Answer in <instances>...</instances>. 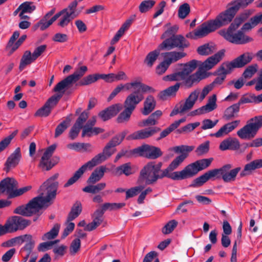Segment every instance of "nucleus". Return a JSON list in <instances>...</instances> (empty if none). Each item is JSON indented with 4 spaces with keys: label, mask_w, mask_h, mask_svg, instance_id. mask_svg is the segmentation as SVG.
<instances>
[{
    "label": "nucleus",
    "mask_w": 262,
    "mask_h": 262,
    "mask_svg": "<svg viewBox=\"0 0 262 262\" xmlns=\"http://www.w3.org/2000/svg\"><path fill=\"white\" fill-rule=\"evenodd\" d=\"M225 50H222L213 56L209 57L204 61L200 68V70L189 76H183L181 82H178L180 86L184 89H190L194 85L197 84L200 81L207 77L205 75V72L212 69L216 65L224 55Z\"/></svg>",
    "instance_id": "nucleus-5"
},
{
    "label": "nucleus",
    "mask_w": 262,
    "mask_h": 262,
    "mask_svg": "<svg viewBox=\"0 0 262 262\" xmlns=\"http://www.w3.org/2000/svg\"><path fill=\"white\" fill-rule=\"evenodd\" d=\"M115 151L116 149L106 144L103 148L102 152L96 155L91 160L85 163L77 171H76L73 176L68 180L67 183L64 184V187H68L74 184L80 178H81L84 172L88 169L90 170L92 169L94 166L105 161L106 160L110 158Z\"/></svg>",
    "instance_id": "nucleus-7"
},
{
    "label": "nucleus",
    "mask_w": 262,
    "mask_h": 262,
    "mask_svg": "<svg viewBox=\"0 0 262 262\" xmlns=\"http://www.w3.org/2000/svg\"><path fill=\"white\" fill-rule=\"evenodd\" d=\"M257 64L248 66L243 72L242 77L246 81V79L251 78L257 72Z\"/></svg>",
    "instance_id": "nucleus-49"
},
{
    "label": "nucleus",
    "mask_w": 262,
    "mask_h": 262,
    "mask_svg": "<svg viewBox=\"0 0 262 262\" xmlns=\"http://www.w3.org/2000/svg\"><path fill=\"white\" fill-rule=\"evenodd\" d=\"M138 186L132 187L126 191V199L134 197L139 193L145 188L144 184H139Z\"/></svg>",
    "instance_id": "nucleus-48"
},
{
    "label": "nucleus",
    "mask_w": 262,
    "mask_h": 262,
    "mask_svg": "<svg viewBox=\"0 0 262 262\" xmlns=\"http://www.w3.org/2000/svg\"><path fill=\"white\" fill-rule=\"evenodd\" d=\"M252 13V9H245L234 18L227 31L221 32V35L229 42L235 45H244L252 42L253 39L242 32V31L236 32L235 31L248 19Z\"/></svg>",
    "instance_id": "nucleus-4"
},
{
    "label": "nucleus",
    "mask_w": 262,
    "mask_h": 262,
    "mask_svg": "<svg viewBox=\"0 0 262 262\" xmlns=\"http://www.w3.org/2000/svg\"><path fill=\"white\" fill-rule=\"evenodd\" d=\"M101 79V74H90L84 77L79 81L77 84V86H85L91 84L98 80Z\"/></svg>",
    "instance_id": "nucleus-32"
},
{
    "label": "nucleus",
    "mask_w": 262,
    "mask_h": 262,
    "mask_svg": "<svg viewBox=\"0 0 262 262\" xmlns=\"http://www.w3.org/2000/svg\"><path fill=\"white\" fill-rule=\"evenodd\" d=\"M122 108V104L118 103L100 111L98 114V116L102 120L106 121L117 115Z\"/></svg>",
    "instance_id": "nucleus-19"
},
{
    "label": "nucleus",
    "mask_w": 262,
    "mask_h": 262,
    "mask_svg": "<svg viewBox=\"0 0 262 262\" xmlns=\"http://www.w3.org/2000/svg\"><path fill=\"white\" fill-rule=\"evenodd\" d=\"M200 91L196 89L190 93L188 97L186 99L185 102L182 104L183 106V110H186L187 111L191 110L194 106L197 100Z\"/></svg>",
    "instance_id": "nucleus-25"
},
{
    "label": "nucleus",
    "mask_w": 262,
    "mask_h": 262,
    "mask_svg": "<svg viewBox=\"0 0 262 262\" xmlns=\"http://www.w3.org/2000/svg\"><path fill=\"white\" fill-rule=\"evenodd\" d=\"M162 50H164L160 48L159 45L157 49L153 51L150 52L146 55L144 59V63L146 64L148 67H151L160 55V51Z\"/></svg>",
    "instance_id": "nucleus-31"
},
{
    "label": "nucleus",
    "mask_w": 262,
    "mask_h": 262,
    "mask_svg": "<svg viewBox=\"0 0 262 262\" xmlns=\"http://www.w3.org/2000/svg\"><path fill=\"white\" fill-rule=\"evenodd\" d=\"M104 132V129L100 127H93L91 126H84L83 127L81 137H91L93 135H97Z\"/></svg>",
    "instance_id": "nucleus-36"
},
{
    "label": "nucleus",
    "mask_w": 262,
    "mask_h": 262,
    "mask_svg": "<svg viewBox=\"0 0 262 262\" xmlns=\"http://www.w3.org/2000/svg\"><path fill=\"white\" fill-rule=\"evenodd\" d=\"M9 222L10 225H12L11 227L13 232L18 230H24L31 224V221L30 220L25 219L19 216H13Z\"/></svg>",
    "instance_id": "nucleus-21"
},
{
    "label": "nucleus",
    "mask_w": 262,
    "mask_h": 262,
    "mask_svg": "<svg viewBox=\"0 0 262 262\" xmlns=\"http://www.w3.org/2000/svg\"><path fill=\"white\" fill-rule=\"evenodd\" d=\"M59 173H56L47 180L40 187L39 195L33 198L26 205L17 207L14 213L24 216H31L43 207H48L56 198L59 183L56 181Z\"/></svg>",
    "instance_id": "nucleus-2"
},
{
    "label": "nucleus",
    "mask_w": 262,
    "mask_h": 262,
    "mask_svg": "<svg viewBox=\"0 0 262 262\" xmlns=\"http://www.w3.org/2000/svg\"><path fill=\"white\" fill-rule=\"evenodd\" d=\"M25 242L26 244L21 250L31 253L35 244V241L33 239L32 235L28 234Z\"/></svg>",
    "instance_id": "nucleus-53"
},
{
    "label": "nucleus",
    "mask_w": 262,
    "mask_h": 262,
    "mask_svg": "<svg viewBox=\"0 0 262 262\" xmlns=\"http://www.w3.org/2000/svg\"><path fill=\"white\" fill-rule=\"evenodd\" d=\"M197 63L198 61L193 59L185 64L183 69L180 71L182 76L190 75L191 72L196 69Z\"/></svg>",
    "instance_id": "nucleus-35"
},
{
    "label": "nucleus",
    "mask_w": 262,
    "mask_h": 262,
    "mask_svg": "<svg viewBox=\"0 0 262 262\" xmlns=\"http://www.w3.org/2000/svg\"><path fill=\"white\" fill-rule=\"evenodd\" d=\"M123 157L127 158L139 157V147L135 148L133 150L122 149L116 155L114 162H116L119 159Z\"/></svg>",
    "instance_id": "nucleus-33"
},
{
    "label": "nucleus",
    "mask_w": 262,
    "mask_h": 262,
    "mask_svg": "<svg viewBox=\"0 0 262 262\" xmlns=\"http://www.w3.org/2000/svg\"><path fill=\"white\" fill-rule=\"evenodd\" d=\"M231 164H226L223 166L222 179L226 183L234 181L237 173L240 171L241 168L239 167L231 169Z\"/></svg>",
    "instance_id": "nucleus-20"
},
{
    "label": "nucleus",
    "mask_w": 262,
    "mask_h": 262,
    "mask_svg": "<svg viewBox=\"0 0 262 262\" xmlns=\"http://www.w3.org/2000/svg\"><path fill=\"white\" fill-rule=\"evenodd\" d=\"M161 130L157 126H151L134 132L127 138L132 140H143L152 137Z\"/></svg>",
    "instance_id": "nucleus-17"
},
{
    "label": "nucleus",
    "mask_w": 262,
    "mask_h": 262,
    "mask_svg": "<svg viewBox=\"0 0 262 262\" xmlns=\"http://www.w3.org/2000/svg\"><path fill=\"white\" fill-rule=\"evenodd\" d=\"M21 158L20 148L17 147L7 158L4 164V171L8 173L11 169L15 168L19 164Z\"/></svg>",
    "instance_id": "nucleus-18"
},
{
    "label": "nucleus",
    "mask_w": 262,
    "mask_h": 262,
    "mask_svg": "<svg viewBox=\"0 0 262 262\" xmlns=\"http://www.w3.org/2000/svg\"><path fill=\"white\" fill-rule=\"evenodd\" d=\"M189 46V41L183 35L178 34L166 38L160 44V48L167 51L177 49L179 50V51H176V52H181L185 54V57L187 54L184 51L185 49L188 48Z\"/></svg>",
    "instance_id": "nucleus-11"
},
{
    "label": "nucleus",
    "mask_w": 262,
    "mask_h": 262,
    "mask_svg": "<svg viewBox=\"0 0 262 262\" xmlns=\"http://www.w3.org/2000/svg\"><path fill=\"white\" fill-rule=\"evenodd\" d=\"M139 157H143L148 159H156L163 155V152L159 147L144 144L139 146Z\"/></svg>",
    "instance_id": "nucleus-16"
},
{
    "label": "nucleus",
    "mask_w": 262,
    "mask_h": 262,
    "mask_svg": "<svg viewBox=\"0 0 262 262\" xmlns=\"http://www.w3.org/2000/svg\"><path fill=\"white\" fill-rule=\"evenodd\" d=\"M209 180V179L208 177V176L206 172H205L203 175L195 179L193 181L192 184L189 185V186L192 187L201 186Z\"/></svg>",
    "instance_id": "nucleus-56"
},
{
    "label": "nucleus",
    "mask_w": 262,
    "mask_h": 262,
    "mask_svg": "<svg viewBox=\"0 0 262 262\" xmlns=\"http://www.w3.org/2000/svg\"><path fill=\"white\" fill-rule=\"evenodd\" d=\"M158 123L154 119L149 116L146 119L142 120L138 122V126L144 127L145 126H154Z\"/></svg>",
    "instance_id": "nucleus-60"
},
{
    "label": "nucleus",
    "mask_w": 262,
    "mask_h": 262,
    "mask_svg": "<svg viewBox=\"0 0 262 262\" xmlns=\"http://www.w3.org/2000/svg\"><path fill=\"white\" fill-rule=\"evenodd\" d=\"M190 12V6L188 3L181 5L178 10V16L180 18L184 19Z\"/></svg>",
    "instance_id": "nucleus-52"
},
{
    "label": "nucleus",
    "mask_w": 262,
    "mask_h": 262,
    "mask_svg": "<svg viewBox=\"0 0 262 262\" xmlns=\"http://www.w3.org/2000/svg\"><path fill=\"white\" fill-rule=\"evenodd\" d=\"M59 228L60 225L58 224H55L50 231L45 233L42 235L41 239L42 241H46L55 238L58 235Z\"/></svg>",
    "instance_id": "nucleus-42"
},
{
    "label": "nucleus",
    "mask_w": 262,
    "mask_h": 262,
    "mask_svg": "<svg viewBox=\"0 0 262 262\" xmlns=\"http://www.w3.org/2000/svg\"><path fill=\"white\" fill-rule=\"evenodd\" d=\"M234 69L231 62H224L217 69L215 72V74L217 75L225 76L230 74L232 69Z\"/></svg>",
    "instance_id": "nucleus-38"
},
{
    "label": "nucleus",
    "mask_w": 262,
    "mask_h": 262,
    "mask_svg": "<svg viewBox=\"0 0 262 262\" xmlns=\"http://www.w3.org/2000/svg\"><path fill=\"white\" fill-rule=\"evenodd\" d=\"M143 105V108L141 111L142 114L144 116L148 115L155 110L156 101L152 95H149L146 98Z\"/></svg>",
    "instance_id": "nucleus-26"
},
{
    "label": "nucleus",
    "mask_w": 262,
    "mask_h": 262,
    "mask_svg": "<svg viewBox=\"0 0 262 262\" xmlns=\"http://www.w3.org/2000/svg\"><path fill=\"white\" fill-rule=\"evenodd\" d=\"M63 17L61 18L58 24V25L62 28L67 26L70 22L75 17L69 14L68 11L66 12Z\"/></svg>",
    "instance_id": "nucleus-62"
},
{
    "label": "nucleus",
    "mask_w": 262,
    "mask_h": 262,
    "mask_svg": "<svg viewBox=\"0 0 262 262\" xmlns=\"http://www.w3.org/2000/svg\"><path fill=\"white\" fill-rule=\"evenodd\" d=\"M239 111V104L235 103L226 109L223 117L227 120H230L235 117L234 114L237 113Z\"/></svg>",
    "instance_id": "nucleus-37"
},
{
    "label": "nucleus",
    "mask_w": 262,
    "mask_h": 262,
    "mask_svg": "<svg viewBox=\"0 0 262 262\" xmlns=\"http://www.w3.org/2000/svg\"><path fill=\"white\" fill-rule=\"evenodd\" d=\"M20 6L21 8L20 12L26 13H32L36 8L32 2L26 1L21 4Z\"/></svg>",
    "instance_id": "nucleus-54"
},
{
    "label": "nucleus",
    "mask_w": 262,
    "mask_h": 262,
    "mask_svg": "<svg viewBox=\"0 0 262 262\" xmlns=\"http://www.w3.org/2000/svg\"><path fill=\"white\" fill-rule=\"evenodd\" d=\"M239 147V142L236 138H228L223 140L220 145V149L223 151L227 149L235 150Z\"/></svg>",
    "instance_id": "nucleus-23"
},
{
    "label": "nucleus",
    "mask_w": 262,
    "mask_h": 262,
    "mask_svg": "<svg viewBox=\"0 0 262 262\" xmlns=\"http://www.w3.org/2000/svg\"><path fill=\"white\" fill-rule=\"evenodd\" d=\"M254 0H233L231 5L225 11L221 13L215 19L202 23L195 30L186 34V37L196 40L206 36L210 33L229 24L241 9H245L254 2Z\"/></svg>",
    "instance_id": "nucleus-1"
},
{
    "label": "nucleus",
    "mask_w": 262,
    "mask_h": 262,
    "mask_svg": "<svg viewBox=\"0 0 262 262\" xmlns=\"http://www.w3.org/2000/svg\"><path fill=\"white\" fill-rule=\"evenodd\" d=\"M120 85L123 90L130 91L133 89L134 91L128 95L133 94L136 97L137 96L142 98L141 102L144 99L143 93H154L156 92V90L153 88L142 83V78L139 77L136 78L134 81L127 82L125 84L121 83Z\"/></svg>",
    "instance_id": "nucleus-13"
},
{
    "label": "nucleus",
    "mask_w": 262,
    "mask_h": 262,
    "mask_svg": "<svg viewBox=\"0 0 262 262\" xmlns=\"http://www.w3.org/2000/svg\"><path fill=\"white\" fill-rule=\"evenodd\" d=\"M262 127V115L257 116L249 120L247 124L237 132L238 136L242 139H251L255 137Z\"/></svg>",
    "instance_id": "nucleus-10"
},
{
    "label": "nucleus",
    "mask_w": 262,
    "mask_h": 262,
    "mask_svg": "<svg viewBox=\"0 0 262 262\" xmlns=\"http://www.w3.org/2000/svg\"><path fill=\"white\" fill-rule=\"evenodd\" d=\"M81 246L80 239L79 238H76L74 239L70 246V251L72 255L75 254L80 249Z\"/></svg>",
    "instance_id": "nucleus-61"
},
{
    "label": "nucleus",
    "mask_w": 262,
    "mask_h": 262,
    "mask_svg": "<svg viewBox=\"0 0 262 262\" xmlns=\"http://www.w3.org/2000/svg\"><path fill=\"white\" fill-rule=\"evenodd\" d=\"M259 24H262V13L251 17L248 22L245 23L241 30L242 32L248 31L254 28Z\"/></svg>",
    "instance_id": "nucleus-28"
},
{
    "label": "nucleus",
    "mask_w": 262,
    "mask_h": 262,
    "mask_svg": "<svg viewBox=\"0 0 262 262\" xmlns=\"http://www.w3.org/2000/svg\"><path fill=\"white\" fill-rule=\"evenodd\" d=\"M261 167H262V159L254 160L245 166L244 170L240 173V176L243 177L250 174L252 170Z\"/></svg>",
    "instance_id": "nucleus-29"
},
{
    "label": "nucleus",
    "mask_w": 262,
    "mask_h": 262,
    "mask_svg": "<svg viewBox=\"0 0 262 262\" xmlns=\"http://www.w3.org/2000/svg\"><path fill=\"white\" fill-rule=\"evenodd\" d=\"M209 141H207L201 144L196 149L195 152L201 156L207 154L209 150Z\"/></svg>",
    "instance_id": "nucleus-59"
},
{
    "label": "nucleus",
    "mask_w": 262,
    "mask_h": 262,
    "mask_svg": "<svg viewBox=\"0 0 262 262\" xmlns=\"http://www.w3.org/2000/svg\"><path fill=\"white\" fill-rule=\"evenodd\" d=\"M163 163L150 161L148 162L141 169L137 179L138 184H144L145 186L155 184L159 179L165 177L168 178L165 169H162Z\"/></svg>",
    "instance_id": "nucleus-6"
},
{
    "label": "nucleus",
    "mask_w": 262,
    "mask_h": 262,
    "mask_svg": "<svg viewBox=\"0 0 262 262\" xmlns=\"http://www.w3.org/2000/svg\"><path fill=\"white\" fill-rule=\"evenodd\" d=\"M154 0H145L142 1L139 6V10L141 13H145L150 10L155 5Z\"/></svg>",
    "instance_id": "nucleus-46"
},
{
    "label": "nucleus",
    "mask_w": 262,
    "mask_h": 262,
    "mask_svg": "<svg viewBox=\"0 0 262 262\" xmlns=\"http://www.w3.org/2000/svg\"><path fill=\"white\" fill-rule=\"evenodd\" d=\"M106 186L105 183H98L96 185H90L82 189L84 192L91 193H97L100 191L103 190Z\"/></svg>",
    "instance_id": "nucleus-41"
},
{
    "label": "nucleus",
    "mask_w": 262,
    "mask_h": 262,
    "mask_svg": "<svg viewBox=\"0 0 262 262\" xmlns=\"http://www.w3.org/2000/svg\"><path fill=\"white\" fill-rule=\"evenodd\" d=\"M213 159H203L191 163L184 168V170L181 173L183 178H191L196 175L199 171L208 167Z\"/></svg>",
    "instance_id": "nucleus-14"
},
{
    "label": "nucleus",
    "mask_w": 262,
    "mask_h": 262,
    "mask_svg": "<svg viewBox=\"0 0 262 262\" xmlns=\"http://www.w3.org/2000/svg\"><path fill=\"white\" fill-rule=\"evenodd\" d=\"M127 133V131H123L116 135L107 144L113 148L115 147L122 143Z\"/></svg>",
    "instance_id": "nucleus-39"
},
{
    "label": "nucleus",
    "mask_w": 262,
    "mask_h": 262,
    "mask_svg": "<svg viewBox=\"0 0 262 262\" xmlns=\"http://www.w3.org/2000/svg\"><path fill=\"white\" fill-rule=\"evenodd\" d=\"M179 29V27L177 25H174L168 28L161 36V38H167L171 36H176V34Z\"/></svg>",
    "instance_id": "nucleus-63"
},
{
    "label": "nucleus",
    "mask_w": 262,
    "mask_h": 262,
    "mask_svg": "<svg viewBox=\"0 0 262 262\" xmlns=\"http://www.w3.org/2000/svg\"><path fill=\"white\" fill-rule=\"evenodd\" d=\"M142 98L134 94L128 95L124 103V110L117 117L116 121L118 123H126L129 121L130 116L137 105L141 102Z\"/></svg>",
    "instance_id": "nucleus-12"
},
{
    "label": "nucleus",
    "mask_w": 262,
    "mask_h": 262,
    "mask_svg": "<svg viewBox=\"0 0 262 262\" xmlns=\"http://www.w3.org/2000/svg\"><path fill=\"white\" fill-rule=\"evenodd\" d=\"M216 102V95L213 94L212 96L209 98L207 104L203 106L206 113L212 112L216 108L217 104Z\"/></svg>",
    "instance_id": "nucleus-44"
},
{
    "label": "nucleus",
    "mask_w": 262,
    "mask_h": 262,
    "mask_svg": "<svg viewBox=\"0 0 262 262\" xmlns=\"http://www.w3.org/2000/svg\"><path fill=\"white\" fill-rule=\"evenodd\" d=\"M86 66H82L80 69L76 71L73 74L69 75L62 80L58 82L54 87L53 91L55 92H60L61 94L54 95L49 98L45 104L35 113V117H46L51 113L52 110L56 105L60 98L65 92L64 89H67V94H71L72 91L69 90L70 85L78 81L87 71Z\"/></svg>",
    "instance_id": "nucleus-3"
},
{
    "label": "nucleus",
    "mask_w": 262,
    "mask_h": 262,
    "mask_svg": "<svg viewBox=\"0 0 262 262\" xmlns=\"http://www.w3.org/2000/svg\"><path fill=\"white\" fill-rule=\"evenodd\" d=\"M116 172L119 174H124L127 176L131 174L132 172L130 163H126L117 167Z\"/></svg>",
    "instance_id": "nucleus-55"
},
{
    "label": "nucleus",
    "mask_w": 262,
    "mask_h": 262,
    "mask_svg": "<svg viewBox=\"0 0 262 262\" xmlns=\"http://www.w3.org/2000/svg\"><path fill=\"white\" fill-rule=\"evenodd\" d=\"M33 58V56L30 51H26L20 59L19 70L20 71H23L26 66L31 64L33 61H35V59H34Z\"/></svg>",
    "instance_id": "nucleus-34"
},
{
    "label": "nucleus",
    "mask_w": 262,
    "mask_h": 262,
    "mask_svg": "<svg viewBox=\"0 0 262 262\" xmlns=\"http://www.w3.org/2000/svg\"><path fill=\"white\" fill-rule=\"evenodd\" d=\"M70 122V119L67 118L65 120L63 121L57 126L55 132V138L59 137L67 129Z\"/></svg>",
    "instance_id": "nucleus-47"
},
{
    "label": "nucleus",
    "mask_w": 262,
    "mask_h": 262,
    "mask_svg": "<svg viewBox=\"0 0 262 262\" xmlns=\"http://www.w3.org/2000/svg\"><path fill=\"white\" fill-rule=\"evenodd\" d=\"M214 51V46L208 43L202 45L197 49L198 53L201 55H208L213 53Z\"/></svg>",
    "instance_id": "nucleus-43"
},
{
    "label": "nucleus",
    "mask_w": 262,
    "mask_h": 262,
    "mask_svg": "<svg viewBox=\"0 0 262 262\" xmlns=\"http://www.w3.org/2000/svg\"><path fill=\"white\" fill-rule=\"evenodd\" d=\"M194 148L193 146L188 145H181L173 147V150L176 153H181V154L177 157L165 168L166 171L168 175V178L173 180H182L187 179L188 178H183L181 173L184 170V168L179 171H174L170 173V171H173L176 169L188 156L189 152L192 151Z\"/></svg>",
    "instance_id": "nucleus-8"
},
{
    "label": "nucleus",
    "mask_w": 262,
    "mask_h": 262,
    "mask_svg": "<svg viewBox=\"0 0 262 262\" xmlns=\"http://www.w3.org/2000/svg\"><path fill=\"white\" fill-rule=\"evenodd\" d=\"M93 221L86 225L84 228V230L88 231H91L96 229L103 222V220L95 217H93Z\"/></svg>",
    "instance_id": "nucleus-58"
},
{
    "label": "nucleus",
    "mask_w": 262,
    "mask_h": 262,
    "mask_svg": "<svg viewBox=\"0 0 262 262\" xmlns=\"http://www.w3.org/2000/svg\"><path fill=\"white\" fill-rule=\"evenodd\" d=\"M18 130L16 129L0 142V152L9 146L12 140L16 136Z\"/></svg>",
    "instance_id": "nucleus-45"
},
{
    "label": "nucleus",
    "mask_w": 262,
    "mask_h": 262,
    "mask_svg": "<svg viewBox=\"0 0 262 262\" xmlns=\"http://www.w3.org/2000/svg\"><path fill=\"white\" fill-rule=\"evenodd\" d=\"M82 204L80 201H76L71 208L67 218L68 222H71L77 218L82 211Z\"/></svg>",
    "instance_id": "nucleus-30"
},
{
    "label": "nucleus",
    "mask_w": 262,
    "mask_h": 262,
    "mask_svg": "<svg viewBox=\"0 0 262 262\" xmlns=\"http://www.w3.org/2000/svg\"><path fill=\"white\" fill-rule=\"evenodd\" d=\"M52 24L50 20H48V18L43 16L38 22L32 27V29L33 31H35L39 28L41 31H44Z\"/></svg>",
    "instance_id": "nucleus-40"
},
{
    "label": "nucleus",
    "mask_w": 262,
    "mask_h": 262,
    "mask_svg": "<svg viewBox=\"0 0 262 262\" xmlns=\"http://www.w3.org/2000/svg\"><path fill=\"white\" fill-rule=\"evenodd\" d=\"M223 166L220 168H215L210 170L206 172L209 179H222Z\"/></svg>",
    "instance_id": "nucleus-50"
},
{
    "label": "nucleus",
    "mask_w": 262,
    "mask_h": 262,
    "mask_svg": "<svg viewBox=\"0 0 262 262\" xmlns=\"http://www.w3.org/2000/svg\"><path fill=\"white\" fill-rule=\"evenodd\" d=\"M89 113L87 111H84L80 114L74 124L80 128H83L84 127L83 124L89 117Z\"/></svg>",
    "instance_id": "nucleus-57"
},
{
    "label": "nucleus",
    "mask_w": 262,
    "mask_h": 262,
    "mask_svg": "<svg viewBox=\"0 0 262 262\" xmlns=\"http://www.w3.org/2000/svg\"><path fill=\"white\" fill-rule=\"evenodd\" d=\"M18 182L13 178L7 177L0 182V196L6 195L8 199L19 196L30 190L32 186H27L17 189Z\"/></svg>",
    "instance_id": "nucleus-9"
},
{
    "label": "nucleus",
    "mask_w": 262,
    "mask_h": 262,
    "mask_svg": "<svg viewBox=\"0 0 262 262\" xmlns=\"http://www.w3.org/2000/svg\"><path fill=\"white\" fill-rule=\"evenodd\" d=\"M253 58L252 53L247 52L239 55L231 62L234 68H241L250 63Z\"/></svg>",
    "instance_id": "nucleus-22"
},
{
    "label": "nucleus",
    "mask_w": 262,
    "mask_h": 262,
    "mask_svg": "<svg viewBox=\"0 0 262 262\" xmlns=\"http://www.w3.org/2000/svg\"><path fill=\"white\" fill-rule=\"evenodd\" d=\"M180 88V84L177 82L174 85L170 86L161 91L158 94V97L160 100H165L168 97L175 96Z\"/></svg>",
    "instance_id": "nucleus-27"
},
{
    "label": "nucleus",
    "mask_w": 262,
    "mask_h": 262,
    "mask_svg": "<svg viewBox=\"0 0 262 262\" xmlns=\"http://www.w3.org/2000/svg\"><path fill=\"white\" fill-rule=\"evenodd\" d=\"M178 222L174 220L169 221L162 229V232L164 234L171 233L178 225Z\"/></svg>",
    "instance_id": "nucleus-51"
},
{
    "label": "nucleus",
    "mask_w": 262,
    "mask_h": 262,
    "mask_svg": "<svg viewBox=\"0 0 262 262\" xmlns=\"http://www.w3.org/2000/svg\"><path fill=\"white\" fill-rule=\"evenodd\" d=\"M39 166L42 170L48 171L53 168L50 159L47 158L41 157Z\"/></svg>",
    "instance_id": "nucleus-64"
},
{
    "label": "nucleus",
    "mask_w": 262,
    "mask_h": 262,
    "mask_svg": "<svg viewBox=\"0 0 262 262\" xmlns=\"http://www.w3.org/2000/svg\"><path fill=\"white\" fill-rule=\"evenodd\" d=\"M106 168L104 166H101L97 167L91 173L90 177L87 180V183L89 184H94L100 181L103 177Z\"/></svg>",
    "instance_id": "nucleus-24"
},
{
    "label": "nucleus",
    "mask_w": 262,
    "mask_h": 262,
    "mask_svg": "<svg viewBox=\"0 0 262 262\" xmlns=\"http://www.w3.org/2000/svg\"><path fill=\"white\" fill-rule=\"evenodd\" d=\"M163 57V61H162L156 67V73L158 75L164 74L168 69L170 65L176 62L180 59L184 57L185 54L182 53H177L176 51H170L165 52L161 54Z\"/></svg>",
    "instance_id": "nucleus-15"
}]
</instances>
